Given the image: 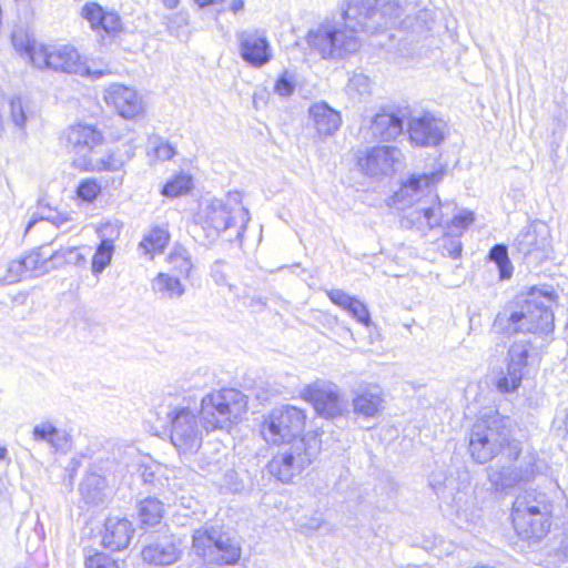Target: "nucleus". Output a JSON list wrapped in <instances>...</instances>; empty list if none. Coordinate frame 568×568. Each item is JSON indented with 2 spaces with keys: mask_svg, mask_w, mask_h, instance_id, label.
<instances>
[{
  "mask_svg": "<svg viewBox=\"0 0 568 568\" xmlns=\"http://www.w3.org/2000/svg\"><path fill=\"white\" fill-rule=\"evenodd\" d=\"M557 300L558 295L550 286L530 287L496 315L493 327L501 334L531 333L548 339L555 329Z\"/></svg>",
  "mask_w": 568,
  "mask_h": 568,
  "instance_id": "1",
  "label": "nucleus"
},
{
  "mask_svg": "<svg viewBox=\"0 0 568 568\" xmlns=\"http://www.w3.org/2000/svg\"><path fill=\"white\" fill-rule=\"evenodd\" d=\"M444 176L442 169L429 173H414L405 180L399 190L392 196V203L397 209L410 207L406 220L419 230L442 226L448 216L449 203H442L434 192Z\"/></svg>",
  "mask_w": 568,
  "mask_h": 568,
  "instance_id": "2",
  "label": "nucleus"
},
{
  "mask_svg": "<svg viewBox=\"0 0 568 568\" xmlns=\"http://www.w3.org/2000/svg\"><path fill=\"white\" fill-rule=\"evenodd\" d=\"M306 42L323 59H342L362 47L359 33L343 14L338 19H325L310 29Z\"/></svg>",
  "mask_w": 568,
  "mask_h": 568,
  "instance_id": "3",
  "label": "nucleus"
},
{
  "mask_svg": "<svg viewBox=\"0 0 568 568\" xmlns=\"http://www.w3.org/2000/svg\"><path fill=\"white\" fill-rule=\"evenodd\" d=\"M552 500L544 491L528 489L517 495L511 511L516 532L521 539L538 541L550 528Z\"/></svg>",
  "mask_w": 568,
  "mask_h": 568,
  "instance_id": "4",
  "label": "nucleus"
},
{
  "mask_svg": "<svg viewBox=\"0 0 568 568\" xmlns=\"http://www.w3.org/2000/svg\"><path fill=\"white\" fill-rule=\"evenodd\" d=\"M250 219V212L242 203V194L237 191L229 192L225 199L209 201L197 213V223L207 237H215L235 227L236 237L242 239Z\"/></svg>",
  "mask_w": 568,
  "mask_h": 568,
  "instance_id": "5",
  "label": "nucleus"
},
{
  "mask_svg": "<svg viewBox=\"0 0 568 568\" xmlns=\"http://www.w3.org/2000/svg\"><path fill=\"white\" fill-rule=\"evenodd\" d=\"M519 443L509 437L506 419L499 414L485 415L474 425L469 434V453L478 464L493 460L501 452H509V444Z\"/></svg>",
  "mask_w": 568,
  "mask_h": 568,
  "instance_id": "6",
  "label": "nucleus"
},
{
  "mask_svg": "<svg viewBox=\"0 0 568 568\" xmlns=\"http://www.w3.org/2000/svg\"><path fill=\"white\" fill-rule=\"evenodd\" d=\"M245 410V395L234 388L207 394L201 400V417L206 430L227 429Z\"/></svg>",
  "mask_w": 568,
  "mask_h": 568,
  "instance_id": "7",
  "label": "nucleus"
},
{
  "mask_svg": "<svg viewBox=\"0 0 568 568\" xmlns=\"http://www.w3.org/2000/svg\"><path fill=\"white\" fill-rule=\"evenodd\" d=\"M320 449V440L315 436H304L278 452L270 460L268 471L278 480L288 483L313 463Z\"/></svg>",
  "mask_w": 568,
  "mask_h": 568,
  "instance_id": "8",
  "label": "nucleus"
},
{
  "mask_svg": "<svg viewBox=\"0 0 568 568\" xmlns=\"http://www.w3.org/2000/svg\"><path fill=\"white\" fill-rule=\"evenodd\" d=\"M509 464L487 469L488 480L496 491H507L516 486L534 480L537 474L536 457L523 455L520 443L509 444L507 453Z\"/></svg>",
  "mask_w": 568,
  "mask_h": 568,
  "instance_id": "9",
  "label": "nucleus"
},
{
  "mask_svg": "<svg viewBox=\"0 0 568 568\" xmlns=\"http://www.w3.org/2000/svg\"><path fill=\"white\" fill-rule=\"evenodd\" d=\"M303 409L292 405L273 408L261 426V434L267 444L280 446L298 440L305 427Z\"/></svg>",
  "mask_w": 568,
  "mask_h": 568,
  "instance_id": "10",
  "label": "nucleus"
},
{
  "mask_svg": "<svg viewBox=\"0 0 568 568\" xmlns=\"http://www.w3.org/2000/svg\"><path fill=\"white\" fill-rule=\"evenodd\" d=\"M31 63L39 69H51L69 74L81 75L83 72L102 74L100 71H90L74 47H49L37 44L31 47Z\"/></svg>",
  "mask_w": 568,
  "mask_h": 568,
  "instance_id": "11",
  "label": "nucleus"
},
{
  "mask_svg": "<svg viewBox=\"0 0 568 568\" xmlns=\"http://www.w3.org/2000/svg\"><path fill=\"white\" fill-rule=\"evenodd\" d=\"M192 539L193 551L211 562L232 565L241 556L240 547L213 527L194 530Z\"/></svg>",
  "mask_w": 568,
  "mask_h": 568,
  "instance_id": "12",
  "label": "nucleus"
},
{
  "mask_svg": "<svg viewBox=\"0 0 568 568\" xmlns=\"http://www.w3.org/2000/svg\"><path fill=\"white\" fill-rule=\"evenodd\" d=\"M514 250L529 264H539L551 252V231L547 223L536 220L514 240Z\"/></svg>",
  "mask_w": 568,
  "mask_h": 568,
  "instance_id": "13",
  "label": "nucleus"
},
{
  "mask_svg": "<svg viewBox=\"0 0 568 568\" xmlns=\"http://www.w3.org/2000/svg\"><path fill=\"white\" fill-rule=\"evenodd\" d=\"M171 420L170 438L180 454L195 453L202 444V433L197 418L186 407L175 408L169 414Z\"/></svg>",
  "mask_w": 568,
  "mask_h": 568,
  "instance_id": "14",
  "label": "nucleus"
},
{
  "mask_svg": "<svg viewBox=\"0 0 568 568\" xmlns=\"http://www.w3.org/2000/svg\"><path fill=\"white\" fill-rule=\"evenodd\" d=\"M402 151L396 146L377 145L366 149L358 156V166L371 176H387L395 172L396 164L400 163Z\"/></svg>",
  "mask_w": 568,
  "mask_h": 568,
  "instance_id": "15",
  "label": "nucleus"
},
{
  "mask_svg": "<svg viewBox=\"0 0 568 568\" xmlns=\"http://www.w3.org/2000/svg\"><path fill=\"white\" fill-rule=\"evenodd\" d=\"M103 99L126 120L135 119L144 112L145 104L142 95L133 88L120 83L110 84L104 90Z\"/></svg>",
  "mask_w": 568,
  "mask_h": 568,
  "instance_id": "16",
  "label": "nucleus"
},
{
  "mask_svg": "<svg viewBox=\"0 0 568 568\" xmlns=\"http://www.w3.org/2000/svg\"><path fill=\"white\" fill-rule=\"evenodd\" d=\"M447 131L446 122L430 113L413 116L408 122V135L414 145L437 146Z\"/></svg>",
  "mask_w": 568,
  "mask_h": 568,
  "instance_id": "17",
  "label": "nucleus"
},
{
  "mask_svg": "<svg viewBox=\"0 0 568 568\" xmlns=\"http://www.w3.org/2000/svg\"><path fill=\"white\" fill-rule=\"evenodd\" d=\"M68 146L78 156L77 165L89 160L93 150L104 142V135L97 126L87 123H77L65 131Z\"/></svg>",
  "mask_w": 568,
  "mask_h": 568,
  "instance_id": "18",
  "label": "nucleus"
},
{
  "mask_svg": "<svg viewBox=\"0 0 568 568\" xmlns=\"http://www.w3.org/2000/svg\"><path fill=\"white\" fill-rule=\"evenodd\" d=\"M135 144L129 140L118 145L99 158H90L79 163V168L90 172H119L123 171L126 163L135 155Z\"/></svg>",
  "mask_w": 568,
  "mask_h": 568,
  "instance_id": "19",
  "label": "nucleus"
},
{
  "mask_svg": "<svg viewBox=\"0 0 568 568\" xmlns=\"http://www.w3.org/2000/svg\"><path fill=\"white\" fill-rule=\"evenodd\" d=\"M342 14L361 34L364 31H376L381 28L378 21V0H345Z\"/></svg>",
  "mask_w": 568,
  "mask_h": 568,
  "instance_id": "20",
  "label": "nucleus"
},
{
  "mask_svg": "<svg viewBox=\"0 0 568 568\" xmlns=\"http://www.w3.org/2000/svg\"><path fill=\"white\" fill-rule=\"evenodd\" d=\"M529 346L524 342L514 343L507 353V372L497 381V389L501 393L517 390L528 364Z\"/></svg>",
  "mask_w": 568,
  "mask_h": 568,
  "instance_id": "21",
  "label": "nucleus"
},
{
  "mask_svg": "<svg viewBox=\"0 0 568 568\" xmlns=\"http://www.w3.org/2000/svg\"><path fill=\"white\" fill-rule=\"evenodd\" d=\"M241 58L254 68H262L273 57L266 37L258 31H242L236 34Z\"/></svg>",
  "mask_w": 568,
  "mask_h": 568,
  "instance_id": "22",
  "label": "nucleus"
},
{
  "mask_svg": "<svg viewBox=\"0 0 568 568\" xmlns=\"http://www.w3.org/2000/svg\"><path fill=\"white\" fill-rule=\"evenodd\" d=\"M306 394L313 402L315 410L326 418L341 416L346 409L335 385L315 384L306 389Z\"/></svg>",
  "mask_w": 568,
  "mask_h": 568,
  "instance_id": "23",
  "label": "nucleus"
},
{
  "mask_svg": "<svg viewBox=\"0 0 568 568\" xmlns=\"http://www.w3.org/2000/svg\"><path fill=\"white\" fill-rule=\"evenodd\" d=\"M182 556L181 545L172 537H164L143 546L142 560L151 566L165 567L175 564Z\"/></svg>",
  "mask_w": 568,
  "mask_h": 568,
  "instance_id": "24",
  "label": "nucleus"
},
{
  "mask_svg": "<svg viewBox=\"0 0 568 568\" xmlns=\"http://www.w3.org/2000/svg\"><path fill=\"white\" fill-rule=\"evenodd\" d=\"M133 524L122 517H109L104 524L102 544L111 550H122L130 545L134 535Z\"/></svg>",
  "mask_w": 568,
  "mask_h": 568,
  "instance_id": "25",
  "label": "nucleus"
},
{
  "mask_svg": "<svg viewBox=\"0 0 568 568\" xmlns=\"http://www.w3.org/2000/svg\"><path fill=\"white\" fill-rule=\"evenodd\" d=\"M312 125L321 138L333 135L341 126L342 118L339 112L325 102L314 103L308 109Z\"/></svg>",
  "mask_w": 568,
  "mask_h": 568,
  "instance_id": "26",
  "label": "nucleus"
},
{
  "mask_svg": "<svg viewBox=\"0 0 568 568\" xmlns=\"http://www.w3.org/2000/svg\"><path fill=\"white\" fill-rule=\"evenodd\" d=\"M417 0H378V21L381 28L398 26L416 10Z\"/></svg>",
  "mask_w": 568,
  "mask_h": 568,
  "instance_id": "27",
  "label": "nucleus"
},
{
  "mask_svg": "<svg viewBox=\"0 0 568 568\" xmlns=\"http://www.w3.org/2000/svg\"><path fill=\"white\" fill-rule=\"evenodd\" d=\"M152 293L161 300H179L185 294V286L179 277L160 272L151 281Z\"/></svg>",
  "mask_w": 568,
  "mask_h": 568,
  "instance_id": "28",
  "label": "nucleus"
},
{
  "mask_svg": "<svg viewBox=\"0 0 568 568\" xmlns=\"http://www.w3.org/2000/svg\"><path fill=\"white\" fill-rule=\"evenodd\" d=\"M371 131L376 139L393 140L403 132V120L394 113H378L372 122Z\"/></svg>",
  "mask_w": 568,
  "mask_h": 568,
  "instance_id": "29",
  "label": "nucleus"
},
{
  "mask_svg": "<svg viewBox=\"0 0 568 568\" xmlns=\"http://www.w3.org/2000/svg\"><path fill=\"white\" fill-rule=\"evenodd\" d=\"M382 392L377 386H371L361 392L354 399V412L365 417H374L383 408Z\"/></svg>",
  "mask_w": 568,
  "mask_h": 568,
  "instance_id": "30",
  "label": "nucleus"
},
{
  "mask_svg": "<svg viewBox=\"0 0 568 568\" xmlns=\"http://www.w3.org/2000/svg\"><path fill=\"white\" fill-rule=\"evenodd\" d=\"M140 476L145 484H151L158 490L163 480L178 479V470L161 464H146L140 466Z\"/></svg>",
  "mask_w": 568,
  "mask_h": 568,
  "instance_id": "31",
  "label": "nucleus"
},
{
  "mask_svg": "<svg viewBox=\"0 0 568 568\" xmlns=\"http://www.w3.org/2000/svg\"><path fill=\"white\" fill-rule=\"evenodd\" d=\"M164 508L162 501L154 497L143 499L139 504V518L144 528L154 527L163 518Z\"/></svg>",
  "mask_w": 568,
  "mask_h": 568,
  "instance_id": "32",
  "label": "nucleus"
},
{
  "mask_svg": "<svg viewBox=\"0 0 568 568\" xmlns=\"http://www.w3.org/2000/svg\"><path fill=\"white\" fill-rule=\"evenodd\" d=\"M34 114L28 99L17 95L9 100V119L19 130H24L27 121Z\"/></svg>",
  "mask_w": 568,
  "mask_h": 568,
  "instance_id": "33",
  "label": "nucleus"
},
{
  "mask_svg": "<svg viewBox=\"0 0 568 568\" xmlns=\"http://www.w3.org/2000/svg\"><path fill=\"white\" fill-rule=\"evenodd\" d=\"M114 244L112 239H102L92 257L91 270L99 276L112 262Z\"/></svg>",
  "mask_w": 568,
  "mask_h": 568,
  "instance_id": "34",
  "label": "nucleus"
},
{
  "mask_svg": "<svg viewBox=\"0 0 568 568\" xmlns=\"http://www.w3.org/2000/svg\"><path fill=\"white\" fill-rule=\"evenodd\" d=\"M169 239L170 234L165 229L153 227L140 242L139 247L143 250L145 254H150L151 257H153L155 253H161L164 250Z\"/></svg>",
  "mask_w": 568,
  "mask_h": 568,
  "instance_id": "35",
  "label": "nucleus"
},
{
  "mask_svg": "<svg viewBox=\"0 0 568 568\" xmlns=\"http://www.w3.org/2000/svg\"><path fill=\"white\" fill-rule=\"evenodd\" d=\"M175 148L162 139L154 135L148 142V156L151 162H164L171 160L175 155Z\"/></svg>",
  "mask_w": 568,
  "mask_h": 568,
  "instance_id": "36",
  "label": "nucleus"
},
{
  "mask_svg": "<svg viewBox=\"0 0 568 568\" xmlns=\"http://www.w3.org/2000/svg\"><path fill=\"white\" fill-rule=\"evenodd\" d=\"M168 261L172 270L178 272L181 276L187 278L193 268V263L190 252L182 245H175L169 254Z\"/></svg>",
  "mask_w": 568,
  "mask_h": 568,
  "instance_id": "37",
  "label": "nucleus"
},
{
  "mask_svg": "<svg viewBox=\"0 0 568 568\" xmlns=\"http://www.w3.org/2000/svg\"><path fill=\"white\" fill-rule=\"evenodd\" d=\"M192 186V176L187 173L180 172L163 185L161 194L166 197H178L190 192Z\"/></svg>",
  "mask_w": 568,
  "mask_h": 568,
  "instance_id": "38",
  "label": "nucleus"
},
{
  "mask_svg": "<svg viewBox=\"0 0 568 568\" xmlns=\"http://www.w3.org/2000/svg\"><path fill=\"white\" fill-rule=\"evenodd\" d=\"M434 23L433 11L426 8H419L417 3L416 10L406 17L402 22V28L413 30H429Z\"/></svg>",
  "mask_w": 568,
  "mask_h": 568,
  "instance_id": "39",
  "label": "nucleus"
},
{
  "mask_svg": "<svg viewBox=\"0 0 568 568\" xmlns=\"http://www.w3.org/2000/svg\"><path fill=\"white\" fill-rule=\"evenodd\" d=\"M59 435L60 432L50 422L38 424L32 429V436L34 440H44L57 450L62 448L61 438Z\"/></svg>",
  "mask_w": 568,
  "mask_h": 568,
  "instance_id": "40",
  "label": "nucleus"
},
{
  "mask_svg": "<svg viewBox=\"0 0 568 568\" xmlns=\"http://www.w3.org/2000/svg\"><path fill=\"white\" fill-rule=\"evenodd\" d=\"M489 260L495 262L498 271L499 277L501 280H507L513 274V265L508 257V251L505 245L497 244L491 247L489 251Z\"/></svg>",
  "mask_w": 568,
  "mask_h": 568,
  "instance_id": "41",
  "label": "nucleus"
},
{
  "mask_svg": "<svg viewBox=\"0 0 568 568\" xmlns=\"http://www.w3.org/2000/svg\"><path fill=\"white\" fill-rule=\"evenodd\" d=\"M42 220L49 221L58 227H62L67 223L71 222L72 217L69 213H60L53 210H49L48 214L34 213L32 219L28 222L26 232H29L38 221Z\"/></svg>",
  "mask_w": 568,
  "mask_h": 568,
  "instance_id": "42",
  "label": "nucleus"
},
{
  "mask_svg": "<svg viewBox=\"0 0 568 568\" xmlns=\"http://www.w3.org/2000/svg\"><path fill=\"white\" fill-rule=\"evenodd\" d=\"M28 276H39L48 271V261L38 252H32L22 258Z\"/></svg>",
  "mask_w": 568,
  "mask_h": 568,
  "instance_id": "43",
  "label": "nucleus"
},
{
  "mask_svg": "<svg viewBox=\"0 0 568 568\" xmlns=\"http://www.w3.org/2000/svg\"><path fill=\"white\" fill-rule=\"evenodd\" d=\"M101 193V186L94 179H84L77 187V195L85 202H93Z\"/></svg>",
  "mask_w": 568,
  "mask_h": 568,
  "instance_id": "44",
  "label": "nucleus"
},
{
  "mask_svg": "<svg viewBox=\"0 0 568 568\" xmlns=\"http://www.w3.org/2000/svg\"><path fill=\"white\" fill-rule=\"evenodd\" d=\"M295 91V77L284 71L274 84V92L280 97H291Z\"/></svg>",
  "mask_w": 568,
  "mask_h": 568,
  "instance_id": "45",
  "label": "nucleus"
},
{
  "mask_svg": "<svg viewBox=\"0 0 568 568\" xmlns=\"http://www.w3.org/2000/svg\"><path fill=\"white\" fill-rule=\"evenodd\" d=\"M105 11L95 2H89L82 8V17L88 20L93 30L100 28Z\"/></svg>",
  "mask_w": 568,
  "mask_h": 568,
  "instance_id": "46",
  "label": "nucleus"
},
{
  "mask_svg": "<svg viewBox=\"0 0 568 568\" xmlns=\"http://www.w3.org/2000/svg\"><path fill=\"white\" fill-rule=\"evenodd\" d=\"M12 44L17 51L21 54H26L31 61V47H33V44L37 45L41 43L34 39H30L23 32H14L12 34Z\"/></svg>",
  "mask_w": 568,
  "mask_h": 568,
  "instance_id": "47",
  "label": "nucleus"
},
{
  "mask_svg": "<svg viewBox=\"0 0 568 568\" xmlns=\"http://www.w3.org/2000/svg\"><path fill=\"white\" fill-rule=\"evenodd\" d=\"M347 89L349 92H356L359 95L367 94L371 91V79L363 73H355L349 79Z\"/></svg>",
  "mask_w": 568,
  "mask_h": 568,
  "instance_id": "48",
  "label": "nucleus"
},
{
  "mask_svg": "<svg viewBox=\"0 0 568 568\" xmlns=\"http://www.w3.org/2000/svg\"><path fill=\"white\" fill-rule=\"evenodd\" d=\"M85 568H119L118 562L110 556L95 552L85 559Z\"/></svg>",
  "mask_w": 568,
  "mask_h": 568,
  "instance_id": "49",
  "label": "nucleus"
},
{
  "mask_svg": "<svg viewBox=\"0 0 568 568\" xmlns=\"http://www.w3.org/2000/svg\"><path fill=\"white\" fill-rule=\"evenodd\" d=\"M347 313L364 326L371 325V315L368 308L358 298L355 302H353V305L349 307Z\"/></svg>",
  "mask_w": 568,
  "mask_h": 568,
  "instance_id": "50",
  "label": "nucleus"
},
{
  "mask_svg": "<svg viewBox=\"0 0 568 568\" xmlns=\"http://www.w3.org/2000/svg\"><path fill=\"white\" fill-rule=\"evenodd\" d=\"M99 29H102L108 34H115L121 31L122 23L119 14L115 12H105Z\"/></svg>",
  "mask_w": 568,
  "mask_h": 568,
  "instance_id": "51",
  "label": "nucleus"
},
{
  "mask_svg": "<svg viewBox=\"0 0 568 568\" xmlns=\"http://www.w3.org/2000/svg\"><path fill=\"white\" fill-rule=\"evenodd\" d=\"M327 295L335 305L342 307L346 312L353 305V302L357 300L356 297L348 295L342 290H331L327 292Z\"/></svg>",
  "mask_w": 568,
  "mask_h": 568,
  "instance_id": "52",
  "label": "nucleus"
},
{
  "mask_svg": "<svg viewBox=\"0 0 568 568\" xmlns=\"http://www.w3.org/2000/svg\"><path fill=\"white\" fill-rule=\"evenodd\" d=\"M23 276H28L22 260H16L9 263L7 268V283H16Z\"/></svg>",
  "mask_w": 568,
  "mask_h": 568,
  "instance_id": "53",
  "label": "nucleus"
},
{
  "mask_svg": "<svg viewBox=\"0 0 568 568\" xmlns=\"http://www.w3.org/2000/svg\"><path fill=\"white\" fill-rule=\"evenodd\" d=\"M189 24L187 16L182 12H178L169 18L168 28L176 37H181L180 29H183Z\"/></svg>",
  "mask_w": 568,
  "mask_h": 568,
  "instance_id": "54",
  "label": "nucleus"
},
{
  "mask_svg": "<svg viewBox=\"0 0 568 568\" xmlns=\"http://www.w3.org/2000/svg\"><path fill=\"white\" fill-rule=\"evenodd\" d=\"M474 222V213L470 211H462L459 214L454 215L450 226L458 230L467 229Z\"/></svg>",
  "mask_w": 568,
  "mask_h": 568,
  "instance_id": "55",
  "label": "nucleus"
},
{
  "mask_svg": "<svg viewBox=\"0 0 568 568\" xmlns=\"http://www.w3.org/2000/svg\"><path fill=\"white\" fill-rule=\"evenodd\" d=\"M87 69H89L90 71H100L102 73L99 75L93 74L92 72L81 73V77H88V78H91L92 80H98L104 75H109V74L113 73L110 64L106 62H99V65H95V63L93 62L92 64H87Z\"/></svg>",
  "mask_w": 568,
  "mask_h": 568,
  "instance_id": "56",
  "label": "nucleus"
},
{
  "mask_svg": "<svg viewBox=\"0 0 568 568\" xmlns=\"http://www.w3.org/2000/svg\"><path fill=\"white\" fill-rule=\"evenodd\" d=\"M178 470V479H169V480H163L164 484L161 485V488L159 489L160 491H171L173 495H178L179 491L183 490V486H184V483L181 478V474H182V470Z\"/></svg>",
  "mask_w": 568,
  "mask_h": 568,
  "instance_id": "57",
  "label": "nucleus"
},
{
  "mask_svg": "<svg viewBox=\"0 0 568 568\" xmlns=\"http://www.w3.org/2000/svg\"><path fill=\"white\" fill-rule=\"evenodd\" d=\"M446 242L444 244V250L448 253L449 256L456 258L462 253V243L459 240L456 239H446Z\"/></svg>",
  "mask_w": 568,
  "mask_h": 568,
  "instance_id": "58",
  "label": "nucleus"
},
{
  "mask_svg": "<svg viewBox=\"0 0 568 568\" xmlns=\"http://www.w3.org/2000/svg\"><path fill=\"white\" fill-rule=\"evenodd\" d=\"M322 518L315 517L310 519L307 523L301 524V528L305 530H317L322 526Z\"/></svg>",
  "mask_w": 568,
  "mask_h": 568,
  "instance_id": "59",
  "label": "nucleus"
},
{
  "mask_svg": "<svg viewBox=\"0 0 568 568\" xmlns=\"http://www.w3.org/2000/svg\"><path fill=\"white\" fill-rule=\"evenodd\" d=\"M69 254H70V261L75 264L85 262V257L81 253H79L75 248L70 250Z\"/></svg>",
  "mask_w": 568,
  "mask_h": 568,
  "instance_id": "60",
  "label": "nucleus"
},
{
  "mask_svg": "<svg viewBox=\"0 0 568 568\" xmlns=\"http://www.w3.org/2000/svg\"><path fill=\"white\" fill-rule=\"evenodd\" d=\"M558 552L564 557V558H568V536L565 537L562 540H561V544L558 548Z\"/></svg>",
  "mask_w": 568,
  "mask_h": 568,
  "instance_id": "61",
  "label": "nucleus"
},
{
  "mask_svg": "<svg viewBox=\"0 0 568 568\" xmlns=\"http://www.w3.org/2000/svg\"><path fill=\"white\" fill-rule=\"evenodd\" d=\"M230 9L234 13L242 11L244 9V0H232V2L230 4Z\"/></svg>",
  "mask_w": 568,
  "mask_h": 568,
  "instance_id": "62",
  "label": "nucleus"
},
{
  "mask_svg": "<svg viewBox=\"0 0 568 568\" xmlns=\"http://www.w3.org/2000/svg\"><path fill=\"white\" fill-rule=\"evenodd\" d=\"M162 2L165 8L175 9L179 6L180 0H162Z\"/></svg>",
  "mask_w": 568,
  "mask_h": 568,
  "instance_id": "63",
  "label": "nucleus"
},
{
  "mask_svg": "<svg viewBox=\"0 0 568 568\" xmlns=\"http://www.w3.org/2000/svg\"><path fill=\"white\" fill-rule=\"evenodd\" d=\"M558 422H561V424L564 425L565 427V432L568 434V408L565 410V415L562 418H559L557 419Z\"/></svg>",
  "mask_w": 568,
  "mask_h": 568,
  "instance_id": "64",
  "label": "nucleus"
}]
</instances>
